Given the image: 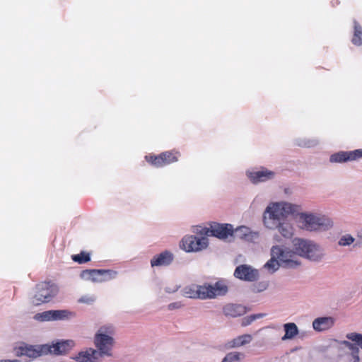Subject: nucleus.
<instances>
[{"instance_id": "obj_1", "label": "nucleus", "mask_w": 362, "mask_h": 362, "mask_svg": "<svg viewBox=\"0 0 362 362\" xmlns=\"http://www.w3.org/2000/svg\"><path fill=\"white\" fill-rule=\"evenodd\" d=\"M300 210V205L291 202L286 201L270 202L263 213V224L267 228L274 230L276 223L286 219L289 215H296Z\"/></svg>"}, {"instance_id": "obj_2", "label": "nucleus", "mask_w": 362, "mask_h": 362, "mask_svg": "<svg viewBox=\"0 0 362 362\" xmlns=\"http://www.w3.org/2000/svg\"><path fill=\"white\" fill-rule=\"evenodd\" d=\"M301 228L310 232H325L333 228L334 223L329 216L312 212H298Z\"/></svg>"}, {"instance_id": "obj_3", "label": "nucleus", "mask_w": 362, "mask_h": 362, "mask_svg": "<svg viewBox=\"0 0 362 362\" xmlns=\"http://www.w3.org/2000/svg\"><path fill=\"white\" fill-rule=\"evenodd\" d=\"M293 247L298 256L312 262H321L326 256L324 248L312 240L295 238L293 240Z\"/></svg>"}, {"instance_id": "obj_4", "label": "nucleus", "mask_w": 362, "mask_h": 362, "mask_svg": "<svg viewBox=\"0 0 362 362\" xmlns=\"http://www.w3.org/2000/svg\"><path fill=\"white\" fill-rule=\"evenodd\" d=\"M115 333V328L111 324L101 326L94 337V345L96 350L100 353V357H110L113 354V349L115 340L113 335Z\"/></svg>"}, {"instance_id": "obj_5", "label": "nucleus", "mask_w": 362, "mask_h": 362, "mask_svg": "<svg viewBox=\"0 0 362 362\" xmlns=\"http://www.w3.org/2000/svg\"><path fill=\"white\" fill-rule=\"evenodd\" d=\"M271 255L276 257L281 267L285 268L293 269L301 265V262L294 249L291 250L287 247L275 245L271 248Z\"/></svg>"}, {"instance_id": "obj_6", "label": "nucleus", "mask_w": 362, "mask_h": 362, "mask_svg": "<svg viewBox=\"0 0 362 362\" xmlns=\"http://www.w3.org/2000/svg\"><path fill=\"white\" fill-rule=\"evenodd\" d=\"M57 286L51 282H41L35 287V293L31 299L35 305L50 301L58 293Z\"/></svg>"}, {"instance_id": "obj_7", "label": "nucleus", "mask_w": 362, "mask_h": 362, "mask_svg": "<svg viewBox=\"0 0 362 362\" xmlns=\"http://www.w3.org/2000/svg\"><path fill=\"white\" fill-rule=\"evenodd\" d=\"M227 291V286L221 281H218L213 285L208 284L198 285V298L202 300L212 299L225 295Z\"/></svg>"}, {"instance_id": "obj_8", "label": "nucleus", "mask_w": 362, "mask_h": 362, "mask_svg": "<svg viewBox=\"0 0 362 362\" xmlns=\"http://www.w3.org/2000/svg\"><path fill=\"white\" fill-rule=\"evenodd\" d=\"M346 338L357 344H352L348 341L341 342L347 350L349 360L351 362H360L359 348L362 349V334L356 332H351L346 334Z\"/></svg>"}, {"instance_id": "obj_9", "label": "nucleus", "mask_w": 362, "mask_h": 362, "mask_svg": "<svg viewBox=\"0 0 362 362\" xmlns=\"http://www.w3.org/2000/svg\"><path fill=\"white\" fill-rule=\"evenodd\" d=\"M209 245L208 238L205 236H185L180 243V247L187 252H197L206 249Z\"/></svg>"}, {"instance_id": "obj_10", "label": "nucleus", "mask_w": 362, "mask_h": 362, "mask_svg": "<svg viewBox=\"0 0 362 362\" xmlns=\"http://www.w3.org/2000/svg\"><path fill=\"white\" fill-rule=\"evenodd\" d=\"M75 316V313L67 310H47L38 313L34 315V319L40 322L57 321L69 320Z\"/></svg>"}, {"instance_id": "obj_11", "label": "nucleus", "mask_w": 362, "mask_h": 362, "mask_svg": "<svg viewBox=\"0 0 362 362\" xmlns=\"http://www.w3.org/2000/svg\"><path fill=\"white\" fill-rule=\"evenodd\" d=\"M117 272L110 269H89L84 270L81 277L92 281H105L116 277Z\"/></svg>"}, {"instance_id": "obj_12", "label": "nucleus", "mask_w": 362, "mask_h": 362, "mask_svg": "<svg viewBox=\"0 0 362 362\" xmlns=\"http://www.w3.org/2000/svg\"><path fill=\"white\" fill-rule=\"evenodd\" d=\"M206 235H212L219 239H226L233 235V227L230 224H211L209 228H203L202 232Z\"/></svg>"}, {"instance_id": "obj_13", "label": "nucleus", "mask_w": 362, "mask_h": 362, "mask_svg": "<svg viewBox=\"0 0 362 362\" xmlns=\"http://www.w3.org/2000/svg\"><path fill=\"white\" fill-rule=\"evenodd\" d=\"M49 348L45 345H28L20 346L16 351L18 356H25L29 358H35L43 354H47Z\"/></svg>"}, {"instance_id": "obj_14", "label": "nucleus", "mask_w": 362, "mask_h": 362, "mask_svg": "<svg viewBox=\"0 0 362 362\" xmlns=\"http://www.w3.org/2000/svg\"><path fill=\"white\" fill-rule=\"evenodd\" d=\"M235 278L245 281H255L259 278V272L248 264L238 266L234 271Z\"/></svg>"}, {"instance_id": "obj_15", "label": "nucleus", "mask_w": 362, "mask_h": 362, "mask_svg": "<svg viewBox=\"0 0 362 362\" xmlns=\"http://www.w3.org/2000/svg\"><path fill=\"white\" fill-rule=\"evenodd\" d=\"M179 153L177 152L166 151L158 156H146L148 162L156 167L168 165L177 160Z\"/></svg>"}, {"instance_id": "obj_16", "label": "nucleus", "mask_w": 362, "mask_h": 362, "mask_svg": "<svg viewBox=\"0 0 362 362\" xmlns=\"http://www.w3.org/2000/svg\"><path fill=\"white\" fill-rule=\"evenodd\" d=\"M362 158V149H356L351 151H339L333 153L329 157L331 163H345Z\"/></svg>"}, {"instance_id": "obj_17", "label": "nucleus", "mask_w": 362, "mask_h": 362, "mask_svg": "<svg viewBox=\"0 0 362 362\" xmlns=\"http://www.w3.org/2000/svg\"><path fill=\"white\" fill-rule=\"evenodd\" d=\"M247 175L252 183L257 184L272 180L275 176V173L262 168L259 170H249L247 172Z\"/></svg>"}, {"instance_id": "obj_18", "label": "nucleus", "mask_w": 362, "mask_h": 362, "mask_svg": "<svg viewBox=\"0 0 362 362\" xmlns=\"http://www.w3.org/2000/svg\"><path fill=\"white\" fill-rule=\"evenodd\" d=\"M49 349L47 354H53L55 355H61L68 352L75 343L73 340H62L57 341L52 344H45Z\"/></svg>"}, {"instance_id": "obj_19", "label": "nucleus", "mask_w": 362, "mask_h": 362, "mask_svg": "<svg viewBox=\"0 0 362 362\" xmlns=\"http://www.w3.org/2000/svg\"><path fill=\"white\" fill-rule=\"evenodd\" d=\"M335 323V319L331 316H324L315 318L312 323L313 329L322 332L331 329Z\"/></svg>"}, {"instance_id": "obj_20", "label": "nucleus", "mask_w": 362, "mask_h": 362, "mask_svg": "<svg viewBox=\"0 0 362 362\" xmlns=\"http://www.w3.org/2000/svg\"><path fill=\"white\" fill-rule=\"evenodd\" d=\"M174 256L170 251L165 250L157 255H155L151 260V267L168 266L171 264Z\"/></svg>"}, {"instance_id": "obj_21", "label": "nucleus", "mask_w": 362, "mask_h": 362, "mask_svg": "<svg viewBox=\"0 0 362 362\" xmlns=\"http://www.w3.org/2000/svg\"><path fill=\"white\" fill-rule=\"evenodd\" d=\"M233 234L235 238L247 241H253L259 237L258 232L252 231L250 228L245 226L233 229Z\"/></svg>"}, {"instance_id": "obj_22", "label": "nucleus", "mask_w": 362, "mask_h": 362, "mask_svg": "<svg viewBox=\"0 0 362 362\" xmlns=\"http://www.w3.org/2000/svg\"><path fill=\"white\" fill-rule=\"evenodd\" d=\"M74 359L78 362H98L100 353L97 350L90 348L79 352Z\"/></svg>"}, {"instance_id": "obj_23", "label": "nucleus", "mask_w": 362, "mask_h": 362, "mask_svg": "<svg viewBox=\"0 0 362 362\" xmlns=\"http://www.w3.org/2000/svg\"><path fill=\"white\" fill-rule=\"evenodd\" d=\"M276 225L274 230L276 229L283 238L291 239L293 236L294 227L290 221L285 219Z\"/></svg>"}, {"instance_id": "obj_24", "label": "nucleus", "mask_w": 362, "mask_h": 362, "mask_svg": "<svg viewBox=\"0 0 362 362\" xmlns=\"http://www.w3.org/2000/svg\"><path fill=\"white\" fill-rule=\"evenodd\" d=\"M252 341V336L249 334L238 336L226 343V346L229 349H235L249 344Z\"/></svg>"}, {"instance_id": "obj_25", "label": "nucleus", "mask_w": 362, "mask_h": 362, "mask_svg": "<svg viewBox=\"0 0 362 362\" xmlns=\"http://www.w3.org/2000/svg\"><path fill=\"white\" fill-rule=\"evenodd\" d=\"M223 314L226 316L237 317L246 313L245 308L241 305L228 304L223 308Z\"/></svg>"}, {"instance_id": "obj_26", "label": "nucleus", "mask_w": 362, "mask_h": 362, "mask_svg": "<svg viewBox=\"0 0 362 362\" xmlns=\"http://www.w3.org/2000/svg\"><path fill=\"white\" fill-rule=\"evenodd\" d=\"M285 334L282 337L283 341L292 339L298 334L297 325L293 322H288L284 325Z\"/></svg>"}, {"instance_id": "obj_27", "label": "nucleus", "mask_w": 362, "mask_h": 362, "mask_svg": "<svg viewBox=\"0 0 362 362\" xmlns=\"http://www.w3.org/2000/svg\"><path fill=\"white\" fill-rule=\"evenodd\" d=\"M280 266L281 265L278 258L274 255H271L270 259L264 264V268L267 269L269 273L274 274L279 269Z\"/></svg>"}, {"instance_id": "obj_28", "label": "nucleus", "mask_w": 362, "mask_h": 362, "mask_svg": "<svg viewBox=\"0 0 362 362\" xmlns=\"http://www.w3.org/2000/svg\"><path fill=\"white\" fill-rule=\"evenodd\" d=\"M245 358V354L242 352L233 351L228 353L223 358L221 362H241Z\"/></svg>"}, {"instance_id": "obj_29", "label": "nucleus", "mask_w": 362, "mask_h": 362, "mask_svg": "<svg viewBox=\"0 0 362 362\" xmlns=\"http://www.w3.org/2000/svg\"><path fill=\"white\" fill-rule=\"evenodd\" d=\"M356 238L351 234L346 233L341 235L338 240L337 244L340 247H349L354 244Z\"/></svg>"}, {"instance_id": "obj_30", "label": "nucleus", "mask_w": 362, "mask_h": 362, "mask_svg": "<svg viewBox=\"0 0 362 362\" xmlns=\"http://www.w3.org/2000/svg\"><path fill=\"white\" fill-rule=\"evenodd\" d=\"M183 296L189 298H198V285L192 284L182 290Z\"/></svg>"}, {"instance_id": "obj_31", "label": "nucleus", "mask_w": 362, "mask_h": 362, "mask_svg": "<svg viewBox=\"0 0 362 362\" xmlns=\"http://www.w3.org/2000/svg\"><path fill=\"white\" fill-rule=\"evenodd\" d=\"M352 42L356 45H362V28L356 21H354V34Z\"/></svg>"}, {"instance_id": "obj_32", "label": "nucleus", "mask_w": 362, "mask_h": 362, "mask_svg": "<svg viewBox=\"0 0 362 362\" xmlns=\"http://www.w3.org/2000/svg\"><path fill=\"white\" fill-rule=\"evenodd\" d=\"M264 316V314L259 313V314H254V315H251L245 317L241 320V325L243 327H246V326L250 325L255 320L262 318Z\"/></svg>"}, {"instance_id": "obj_33", "label": "nucleus", "mask_w": 362, "mask_h": 362, "mask_svg": "<svg viewBox=\"0 0 362 362\" xmlns=\"http://www.w3.org/2000/svg\"><path fill=\"white\" fill-rule=\"evenodd\" d=\"M72 259L79 264H83L90 260V255L88 253L81 252L80 254L73 255Z\"/></svg>"}, {"instance_id": "obj_34", "label": "nucleus", "mask_w": 362, "mask_h": 362, "mask_svg": "<svg viewBox=\"0 0 362 362\" xmlns=\"http://www.w3.org/2000/svg\"><path fill=\"white\" fill-rule=\"evenodd\" d=\"M269 286L268 282L261 281L252 286V291L256 293H259L265 291Z\"/></svg>"}, {"instance_id": "obj_35", "label": "nucleus", "mask_w": 362, "mask_h": 362, "mask_svg": "<svg viewBox=\"0 0 362 362\" xmlns=\"http://www.w3.org/2000/svg\"><path fill=\"white\" fill-rule=\"evenodd\" d=\"M96 298L94 296H83L79 298L78 302L82 303L91 304L95 300Z\"/></svg>"}, {"instance_id": "obj_36", "label": "nucleus", "mask_w": 362, "mask_h": 362, "mask_svg": "<svg viewBox=\"0 0 362 362\" xmlns=\"http://www.w3.org/2000/svg\"><path fill=\"white\" fill-rule=\"evenodd\" d=\"M318 141L316 139H312V140H308L305 141L301 145L306 146V147H313L317 145Z\"/></svg>"}, {"instance_id": "obj_37", "label": "nucleus", "mask_w": 362, "mask_h": 362, "mask_svg": "<svg viewBox=\"0 0 362 362\" xmlns=\"http://www.w3.org/2000/svg\"><path fill=\"white\" fill-rule=\"evenodd\" d=\"M182 307V304L180 302L173 303L169 304L168 308L170 310L177 309Z\"/></svg>"}, {"instance_id": "obj_38", "label": "nucleus", "mask_w": 362, "mask_h": 362, "mask_svg": "<svg viewBox=\"0 0 362 362\" xmlns=\"http://www.w3.org/2000/svg\"><path fill=\"white\" fill-rule=\"evenodd\" d=\"M177 288H177V286H176L175 288L172 289V290H170V288H165V291H166V292H168V293H173V292L176 291L177 290Z\"/></svg>"}, {"instance_id": "obj_39", "label": "nucleus", "mask_w": 362, "mask_h": 362, "mask_svg": "<svg viewBox=\"0 0 362 362\" xmlns=\"http://www.w3.org/2000/svg\"><path fill=\"white\" fill-rule=\"evenodd\" d=\"M0 362H21L18 360L14 359V360H0Z\"/></svg>"}]
</instances>
